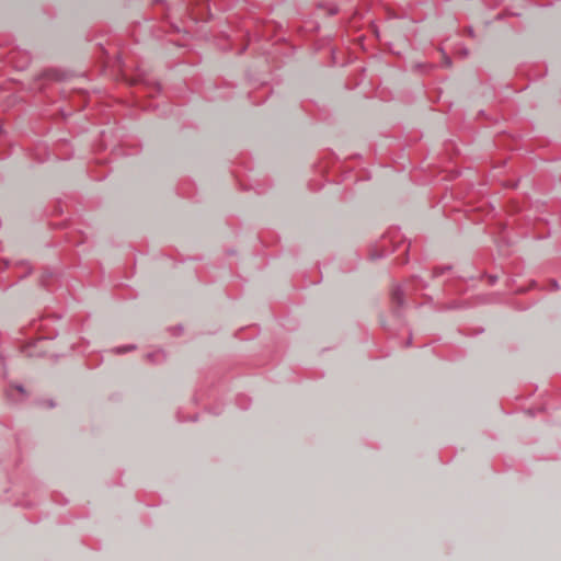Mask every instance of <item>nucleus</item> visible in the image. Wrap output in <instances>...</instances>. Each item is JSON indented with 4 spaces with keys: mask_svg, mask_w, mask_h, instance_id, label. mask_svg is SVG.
Instances as JSON below:
<instances>
[{
    "mask_svg": "<svg viewBox=\"0 0 561 561\" xmlns=\"http://www.w3.org/2000/svg\"><path fill=\"white\" fill-rule=\"evenodd\" d=\"M14 391H16L19 393H24V389L22 387H13L10 392V397L12 398V400H16V398L13 394Z\"/></svg>",
    "mask_w": 561,
    "mask_h": 561,
    "instance_id": "nucleus-1",
    "label": "nucleus"
},
{
    "mask_svg": "<svg viewBox=\"0 0 561 561\" xmlns=\"http://www.w3.org/2000/svg\"><path fill=\"white\" fill-rule=\"evenodd\" d=\"M48 277H49V275H48V274H47V275H46V274H43V275L41 276V278L43 279V282H46V279H47Z\"/></svg>",
    "mask_w": 561,
    "mask_h": 561,
    "instance_id": "nucleus-2",
    "label": "nucleus"
},
{
    "mask_svg": "<svg viewBox=\"0 0 561 561\" xmlns=\"http://www.w3.org/2000/svg\"><path fill=\"white\" fill-rule=\"evenodd\" d=\"M444 59H445V65H446V66H450V60H449V58L445 57Z\"/></svg>",
    "mask_w": 561,
    "mask_h": 561,
    "instance_id": "nucleus-3",
    "label": "nucleus"
}]
</instances>
